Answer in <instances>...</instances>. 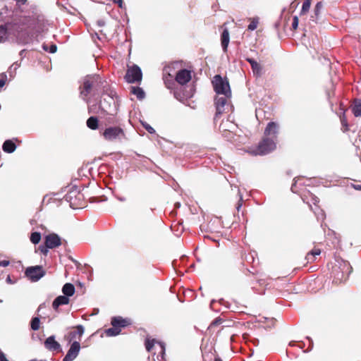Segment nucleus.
<instances>
[{
	"label": "nucleus",
	"instance_id": "13d9d810",
	"mask_svg": "<svg viewBox=\"0 0 361 361\" xmlns=\"http://www.w3.org/2000/svg\"><path fill=\"white\" fill-rule=\"evenodd\" d=\"M114 123V121L111 118L109 119V123Z\"/></svg>",
	"mask_w": 361,
	"mask_h": 361
},
{
	"label": "nucleus",
	"instance_id": "864d4df0",
	"mask_svg": "<svg viewBox=\"0 0 361 361\" xmlns=\"http://www.w3.org/2000/svg\"><path fill=\"white\" fill-rule=\"evenodd\" d=\"M354 188L357 190H361V185H355Z\"/></svg>",
	"mask_w": 361,
	"mask_h": 361
},
{
	"label": "nucleus",
	"instance_id": "dca6fc26",
	"mask_svg": "<svg viewBox=\"0 0 361 361\" xmlns=\"http://www.w3.org/2000/svg\"><path fill=\"white\" fill-rule=\"evenodd\" d=\"M200 230L202 233H206L204 235V238H209L215 242L218 241L219 237L221 236L219 231H213L211 227H200Z\"/></svg>",
	"mask_w": 361,
	"mask_h": 361
},
{
	"label": "nucleus",
	"instance_id": "f3484780",
	"mask_svg": "<svg viewBox=\"0 0 361 361\" xmlns=\"http://www.w3.org/2000/svg\"><path fill=\"white\" fill-rule=\"evenodd\" d=\"M178 65V63L177 62H174V63H172L171 64L166 66L163 69L164 81H165L166 85L167 86L168 88L170 87V84L171 83V82H170L167 79L166 75H168L169 77H171L172 78L173 75L172 71L173 69H175L176 66H177Z\"/></svg>",
	"mask_w": 361,
	"mask_h": 361
},
{
	"label": "nucleus",
	"instance_id": "b1692460",
	"mask_svg": "<svg viewBox=\"0 0 361 361\" xmlns=\"http://www.w3.org/2000/svg\"><path fill=\"white\" fill-rule=\"evenodd\" d=\"M320 254L321 250L319 248H314L312 251L309 252L305 257L307 263H312L314 262L315 257L319 255Z\"/></svg>",
	"mask_w": 361,
	"mask_h": 361
},
{
	"label": "nucleus",
	"instance_id": "603ef678",
	"mask_svg": "<svg viewBox=\"0 0 361 361\" xmlns=\"http://www.w3.org/2000/svg\"><path fill=\"white\" fill-rule=\"evenodd\" d=\"M183 231H184V228L182 227L180 232L179 233H175V235L176 236H179L183 232Z\"/></svg>",
	"mask_w": 361,
	"mask_h": 361
},
{
	"label": "nucleus",
	"instance_id": "2f4dec72",
	"mask_svg": "<svg viewBox=\"0 0 361 361\" xmlns=\"http://www.w3.org/2000/svg\"><path fill=\"white\" fill-rule=\"evenodd\" d=\"M7 38V30L5 26H0V42H4Z\"/></svg>",
	"mask_w": 361,
	"mask_h": 361
},
{
	"label": "nucleus",
	"instance_id": "a19ab883",
	"mask_svg": "<svg viewBox=\"0 0 361 361\" xmlns=\"http://www.w3.org/2000/svg\"><path fill=\"white\" fill-rule=\"evenodd\" d=\"M300 180V178H298L297 179L295 178L294 179V183L292 184V186H291V190L293 192H297V190H296V185L298 183V182Z\"/></svg>",
	"mask_w": 361,
	"mask_h": 361
},
{
	"label": "nucleus",
	"instance_id": "f03ea898",
	"mask_svg": "<svg viewBox=\"0 0 361 361\" xmlns=\"http://www.w3.org/2000/svg\"><path fill=\"white\" fill-rule=\"evenodd\" d=\"M279 129V126L277 123L274 121L268 123L264 133V137L251 153L255 155H265L274 150L276 147Z\"/></svg>",
	"mask_w": 361,
	"mask_h": 361
},
{
	"label": "nucleus",
	"instance_id": "4be33fe9",
	"mask_svg": "<svg viewBox=\"0 0 361 361\" xmlns=\"http://www.w3.org/2000/svg\"><path fill=\"white\" fill-rule=\"evenodd\" d=\"M246 61L250 64L253 73L256 75H260L262 73L261 66L253 59L247 58Z\"/></svg>",
	"mask_w": 361,
	"mask_h": 361
},
{
	"label": "nucleus",
	"instance_id": "6ab92c4d",
	"mask_svg": "<svg viewBox=\"0 0 361 361\" xmlns=\"http://www.w3.org/2000/svg\"><path fill=\"white\" fill-rule=\"evenodd\" d=\"M155 343H158L160 345L161 349V353L164 354V353H165L164 344L161 342L157 341L155 339H150L149 338H146L145 342V345L146 350L148 352H150L152 350Z\"/></svg>",
	"mask_w": 361,
	"mask_h": 361
},
{
	"label": "nucleus",
	"instance_id": "bb28decb",
	"mask_svg": "<svg viewBox=\"0 0 361 361\" xmlns=\"http://www.w3.org/2000/svg\"><path fill=\"white\" fill-rule=\"evenodd\" d=\"M87 126L92 129L96 130L98 128V119L97 117L91 116L87 121Z\"/></svg>",
	"mask_w": 361,
	"mask_h": 361
},
{
	"label": "nucleus",
	"instance_id": "6e6d98bb",
	"mask_svg": "<svg viewBox=\"0 0 361 361\" xmlns=\"http://www.w3.org/2000/svg\"><path fill=\"white\" fill-rule=\"evenodd\" d=\"M341 123H342L343 125H345L347 127V124H346L345 121L344 119L341 120Z\"/></svg>",
	"mask_w": 361,
	"mask_h": 361
},
{
	"label": "nucleus",
	"instance_id": "cd10ccee",
	"mask_svg": "<svg viewBox=\"0 0 361 361\" xmlns=\"http://www.w3.org/2000/svg\"><path fill=\"white\" fill-rule=\"evenodd\" d=\"M131 92L139 99H142L145 96L144 90L139 87H132Z\"/></svg>",
	"mask_w": 361,
	"mask_h": 361
},
{
	"label": "nucleus",
	"instance_id": "3c124183",
	"mask_svg": "<svg viewBox=\"0 0 361 361\" xmlns=\"http://www.w3.org/2000/svg\"><path fill=\"white\" fill-rule=\"evenodd\" d=\"M5 84V82L3 80H0V87H2Z\"/></svg>",
	"mask_w": 361,
	"mask_h": 361
},
{
	"label": "nucleus",
	"instance_id": "37998d69",
	"mask_svg": "<svg viewBox=\"0 0 361 361\" xmlns=\"http://www.w3.org/2000/svg\"><path fill=\"white\" fill-rule=\"evenodd\" d=\"M212 224H219L221 223V219L219 217H214L213 220H212Z\"/></svg>",
	"mask_w": 361,
	"mask_h": 361
},
{
	"label": "nucleus",
	"instance_id": "473e14b6",
	"mask_svg": "<svg viewBox=\"0 0 361 361\" xmlns=\"http://www.w3.org/2000/svg\"><path fill=\"white\" fill-rule=\"evenodd\" d=\"M258 23H259L258 18H252L250 23L248 25L247 29L250 31L255 30L257 28Z\"/></svg>",
	"mask_w": 361,
	"mask_h": 361
},
{
	"label": "nucleus",
	"instance_id": "c03bdc74",
	"mask_svg": "<svg viewBox=\"0 0 361 361\" xmlns=\"http://www.w3.org/2000/svg\"><path fill=\"white\" fill-rule=\"evenodd\" d=\"M0 361H8L2 351H0Z\"/></svg>",
	"mask_w": 361,
	"mask_h": 361
},
{
	"label": "nucleus",
	"instance_id": "2eb2a0df",
	"mask_svg": "<svg viewBox=\"0 0 361 361\" xmlns=\"http://www.w3.org/2000/svg\"><path fill=\"white\" fill-rule=\"evenodd\" d=\"M80 350V345L78 341L73 342L63 361H73L76 358Z\"/></svg>",
	"mask_w": 361,
	"mask_h": 361
},
{
	"label": "nucleus",
	"instance_id": "8fccbe9b",
	"mask_svg": "<svg viewBox=\"0 0 361 361\" xmlns=\"http://www.w3.org/2000/svg\"><path fill=\"white\" fill-rule=\"evenodd\" d=\"M118 200L121 202H125L126 200V197H118Z\"/></svg>",
	"mask_w": 361,
	"mask_h": 361
},
{
	"label": "nucleus",
	"instance_id": "e2e57ef3",
	"mask_svg": "<svg viewBox=\"0 0 361 361\" xmlns=\"http://www.w3.org/2000/svg\"><path fill=\"white\" fill-rule=\"evenodd\" d=\"M231 262V261H228V266L230 265Z\"/></svg>",
	"mask_w": 361,
	"mask_h": 361
},
{
	"label": "nucleus",
	"instance_id": "412c9836",
	"mask_svg": "<svg viewBox=\"0 0 361 361\" xmlns=\"http://www.w3.org/2000/svg\"><path fill=\"white\" fill-rule=\"evenodd\" d=\"M230 41L229 32L226 27L223 30L221 37V47L224 52L227 51L228 46Z\"/></svg>",
	"mask_w": 361,
	"mask_h": 361
},
{
	"label": "nucleus",
	"instance_id": "4468645a",
	"mask_svg": "<svg viewBox=\"0 0 361 361\" xmlns=\"http://www.w3.org/2000/svg\"><path fill=\"white\" fill-rule=\"evenodd\" d=\"M175 74L176 81L181 85H183L188 82L192 78L191 72L187 69H180Z\"/></svg>",
	"mask_w": 361,
	"mask_h": 361
},
{
	"label": "nucleus",
	"instance_id": "f257e3e1",
	"mask_svg": "<svg viewBox=\"0 0 361 361\" xmlns=\"http://www.w3.org/2000/svg\"><path fill=\"white\" fill-rule=\"evenodd\" d=\"M108 83L102 80L99 75H89L82 79L80 86V96L87 103L89 102V95L96 96L102 92L108 91Z\"/></svg>",
	"mask_w": 361,
	"mask_h": 361
},
{
	"label": "nucleus",
	"instance_id": "6e6552de",
	"mask_svg": "<svg viewBox=\"0 0 361 361\" xmlns=\"http://www.w3.org/2000/svg\"><path fill=\"white\" fill-rule=\"evenodd\" d=\"M64 199L69 202L71 207L77 209L82 206L83 195L77 188H74L65 195Z\"/></svg>",
	"mask_w": 361,
	"mask_h": 361
},
{
	"label": "nucleus",
	"instance_id": "79ce46f5",
	"mask_svg": "<svg viewBox=\"0 0 361 361\" xmlns=\"http://www.w3.org/2000/svg\"><path fill=\"white\" fill-rule=\"evenodd\" d=\"M114 4H118V6L120 7V8H123V0H112Z\"/></svg>",
	"mask_w": 361,
	"mask_h": 361
},
{
	"label": "nucleus",
	"instance_id": "f704fd0d",
	"mask_svg": "<svg viewBox=\"0 0 361 361\" xmlns=\"http://www.w3.org/2000/svg\"><path fill=\"white\" fill-rule=\"evenodd\" d=\"M42 48L44 51H49L50 53H55L57 50V47L56 44H51L49 47L47 44H44L42 45Z\"/></svg>",
	"mask_w": 361,
	"mask_h": 361
},
{
	"label": "nucleus",
	"instance_id": "7ed1b4c3",
	"mask_svg": "<svg viewBox=\"0 0 361 361\" xmlns=\"http://www.w3.org/2000/svg\"><path fill=\"white\" fill-rule=\"evenodd\" d=\"M130 319L123 318L122 317H114L111 319V324L112 327L105 330V334L108 336H115L120 334L122 328L130 325Z\"/></svg>",
	"mask_w": 361,
	"mask_h": 361
},
{
	"label": "nucleus",
	"instance_id": "9b49d317",
	"mask_svg": "<svg viewBox=\"0 0 361 361\" xmlns=\"http://www.w3.org/2000/svg\"><path fill=\"white\" fill-rule=\"evenodd\" d=\"M84 334V327L82 325H78L72 328V330L68 332V334L65 336V339L68 341V343H72L75 341H78L80 343L81 340V337Z\"/></svg>",
	"mask_w": 361,
	"mask_h": 361
},
{
	"label": "nucleus",
	"instance_id": "5fc2aeb1",
	"mask_svg": "<svg viewBox=\"0 0 361 361\" xmlns=\"http://www.w3.org/2000/svg\"><path fill=\"white\" fill-rule=\"evenodd\" d=\"M214 361H222V360L219 356H216L215 357Z\"/></svg>",
	"mask_w": 361,
	"mask_h": 361
},
{
	"label": "nucleus",
	"instance_id": "5701e85b",
	"mask_svg": "<svg viewBox=\"0 0 361 361\" xmlns=\"http://www.w3.org/2000/svg\"><path fill=\"white\" fill-rule=\"evenodd\" d=\"M2 148L5 152L12 153L16 150V145L13 141L8 140L4 142Z\"/></svg>",
	"mask_w": 361,
	"mask_h": 361
},
{
	"label": "nucleus",
	"instance_id": "f8f14e48",
	"mask_svg": "<svg viewBox=\"0 0 361 361\" xmlns=\"http://www.w3.org/2000/svg\"><path fill=\"white\" fill-rule=\"evenodd\" d=\"M102 135L106 140L112 141L123 135V130L120 127H109L104 130Z\"/></svg>",
	"mask_w": 361,
	"mask_h": 361
},
{
	"label": "nucleus",
	"instance_id": "de8ad7c7",
	"mask_svg": "<svg viewBox=\"0 0 361 361\" xmlns=\"http://www.w3.org/2000/svg\"><path fill=\"white\" fill-rule=\"evenodd\" d=\"M97 25L99 26V27H102L104 25V21L103 20H99L97 21Z\"/></svg>",
	"mask_w": 361,
	"mask_h": 361
},
{
	"label": "nucleus",
	"instance_id": "72a5a7b5",
	"mask_svg": "<svg viewBox=\"0 0 361 361\" xmlns=\"http://www.w3.org/2000/svg\"><path fill=\"white\" fill-rule=\"evenodd\" d=\"M310 5H311V0H305L302 4L301 13L304 14V13H307L310 8Z\"/></svg>",
	"mask_w": 361,
	"mask_h": 361
},
{
	"label": "nucleus",
	"instance_id": "393cba45",
	"mask_svg": "<svg viewBox=\"0 0 361 361\" xmlns=\"http://www.w3.org/2000/svg\"><path fill=\"white\" fill-rule=\"evenodd\" d=\"M62 292L68 298L71 297L75 293V287L72 283H66L62 288Z\"/></svg>",
	"mask_w": 361,
	"mask_h": 361
},
{
	"label": "nucleus",
	"instance_id": "a18cd8bd",
	"mask_svg": "<svg viewBox=\"0 0 361 361\" xmlns=\"http://www.w3.org/2000/svg\"><path fill=\"white\" fill-rule=\"evenodd\" d=\"M8 264H9V261H8V260L0 261V266L6 267Z\"/></svg>",
	"mask_w": 361,
	"mask_h": 361
},
{
	"label": "nucleus",
	"instance_id": "0eeeda50",
	"mask_svg": "<svg viewBox=\"0 0 361 361\" xmlns=\"http://www.w3.org/2000/svg\"><path fill=\"white\" fill-rule=\"evenodd\" d=\"M231 96L217 95L215 98L216 114L214 119L216 120L230 106V98Z\"/></svg>",
	"mask_w": 361,
	"mask_h": 361
},
{
	"label": "nucleus",
	"instance_id": "39448f33",
	"mask_svg": "<svg viewBox=\"0 0 361 361\" xmlns=\"http://www.w3.org/2000/svg\"><path fill=\"white\" fill-rule=\"evenodd\" d=\"M352 269L353 268L348 262L342 261L339 263V266L334 267V278L340 282L346 281L352 272Z\"/></svg>",
	"mask_w": 361,
	"mask_h": 361
},
{
	"label": "nucleus",
	"instance_id": "1a4fd4ad",
	"mask_svg": "<svg viewBox=\"0 0 361 361\" xmlns=\"http://www.w3.org/2000/svg\"><path fill=\"white\" fill-rule=\"evenodd\" d=\"M126 80L129 83L140 82L142 78L140 68L137 65L129 67L125 75Z\"/></svg>",
	"mask_w": 361,
	"mask_h": 361
},
{
	"label": "nucleus",
	"instance_id": "4d7b16f0",
	"mask_svg": "<svg viewBox=\"0 0 361 361\" xmlns=\"http://www.w3.org/2000/svg\"><path fill=\"white\" fill-rule=\"evenodd\" d=\"M242 206V204L241 203H238V206H237V209L239 210L240 208Z\"/></svg>",
	"mask_w": 361,
	"mask_h": 361
},
{
	"label": "nucleus",
	"instance_id": "c85d7f7f",
	"mask_svg": "<svg viewBox=\"0 0 361 361\" xmlns=\"http://www.w3.org/2000/svg\"><path fill=\"white\" fill-rule=\"evenodd\" d=\"M224 320L223 319L220 318V317H217L216 318L211 324L209 326L207 330L209 331V332H213L214 331V328L216 326H218L219 325H221L222 323H223Z\"/></svg>",
	"mask_w": 361,
	"mask_h": 361
},
{
	"label": "nucleus",
	"instance_id": "c756f323",
	"mask_svg": "<svg viewBox=\"0 0 361 361\" xmlns=\"http://www.w3.org/2000/svg\"><path fill=\"white\" fill-rule=\"evenodd\" d=\"M40 320L39 317H34L30 322V327L33 331H37L39 329Z\"/></svg>",
	"mask_w": 361,
	"mask_h": 361
},
{
	"label": "nucleus",
	"instance_id": "20e7f679",
	"mask_svg": "<svg viewBox=\"0 0 361 361\" xmlns=\"http://www.w3.org/2000/svg\"><path fill=\"white\" fill-rule=\"evenodd\" d=\"M212 84L217 95L231 96L230 85L226 78H223L219 75H216L214 77Z\"/></svg>",
	"mask_w": 361,
	"mask_h": 361
},
{
	"label": "nucleus",
	"instance_id": "7c9ffc66",
	"mask_svg": "<svg viewBox=\"0 0 361 361\" xmlns=\"http://www.w3.org/2000/svg\"><path fill=\"white\" fill-rule=\"evenodd\" d=\"M41 240V234L38 232H34L31 234L30 241L33 244H37L39 243Z\"/></svg>",
	"mask_w": 361,
	"mask_h": 361
},
{
	"label": "nucleus",
	"instance_id": "09e8293b",
	"mask_svg": "<svg viewBox=\"0 0 361 361\" xmlns=\"http://www.w3.org/2000/svg\"><path fill=\"white\" fill-rule=\"evenodd\" d=\"M312 200H313V203H314V204H316L317 202H319V199H318V197H315V196L312 197Z\"/></svg>",
	"mask_w": 361,
	"mask_h": 361
},
{
	"label": "nucleus",
	"instance_id": "ea45409f",
	"mask_svg": "<svg viewBox=\"0 0 361 361\" xmlns=\"http://www.w3.org/2000/svg\"><path fill=\"white\" fill-rule=\"evenodd\" d=\"M314 212L317 214V217L318 219H324V213L322 210L318 209V214H317L316 211H314Z\"/></svg>",
	"mask_w": 361,
	"mask_h": 361
},
{
	"label": "nucleus",
	"instance_id": "58836bf2",
	"mask_svg": "<svg viewBox=\"0 0 361 361\" xmlns=\"http://www.w3.org/2000/svg\"><path fill=\"white\" fill-rule=\"evenodd\" d=\"M298 25V16H294L292 22V27L295 30Z\"/></svg>",
	"mask_w": 361,
	"mask_h": 361
},
{
	"label": "nucleus",
	"instance_id": "aec40b11",
	"mask_svg": "<svg viewBox=\"0 0 361 361\" xmlns=\"http://www.w3.org/2000/svg\"><path fill=\"white\" fill-rule=\"evenodd\" d=\"M70 302L69 298L66 295H59L55 298L52 303V307L57 310L59 307L63 305H68Z\"/></svg>",
	"mask_w": 361,
	"mask_h": 361
},
{
	"label": "nucleus",
	"instance_id": "49530a36",
	"mask_svg": "<svg viewBox=\"0 0 361 361\" xmlns=\"http://www.w3.org/2000/svg\"><path fill=\"white\" fill-rule=\"evenodd\" d=\"M20 66V63H18V62H16L14 63L11 67L10 68H14L15 70L17 69L18 67Z\"/></svg>",
	"mask_w": 361,
	"mask_h": 361
},
{
	"label": "nucleus",
	"instance_id": "e433bc0d",
	"mask_svg": "<svg viewBox=\"0 0 361 361\" xmlns=\"http://www.w3.org/2000/svg\"><path fill=\"white\" fill-rule=\"evenodd\" d=\"M322 8V2H318L314 8V15L317 17L319 14V12Z\"/></svg>",
	"mask_w": 361,
	"mask_h": 361
},
{
	"label": "nucleus",
	"instance_id": "a878e982",
	"mask_svg": "<svg viewBox=\"0 0 361 361\" xmlns=\"http://www.w3.org/2000/svg\"><path fill=\"white\" fill-rule=\"evenodd\" d=\"M352 111L355 117L361 116V100H355L352 108Z\"/></svg>",
	"mask_w": 361,
	"mask_h": 361
},
{
	"label": "nucleus",
	"instance_id": "ddd939ff",
	"mask_svg": "<svg viewBox=\"0 0 361 361\" xmlns=\"http://www.w3.org/2000/svg\"><path fill=\"white\" fill-rule=\"evenodd\" d=\"M61 238L56 233H49L44 237V244L50 249H54L61 245Z\"/></svg>",
	"mask_w": 361,
	"mask_h": 361
},
{
	"label": "nucleus",
	"instance_id": "bf43d9fd",
	"mask_svg": "<svg viewBox=\"0 0 361 361\" xmlns=\"http://www.w3.org/2000/svg\"><path fill=\"white\" fill-rule=\"evenodd\" d=\"M180 206V203H176V207H179Z\"/></svg>",
	"mask_w": 361,
	"mask_h": 361
},
{
	"label": "nucleus",
	"instance_id": "9d476101",
	"mask_svg": "<svg viewBox=\"0 0 361 361\" xmlns=\"http://www.w3.org/2000/svg\"><path fill=\"white\" fill-rule=\"evenodd\" d=\"M25 276L32 281H37L45 274L42 266L27 267L25 272Z\"/></svg>",
	"mask_w": 361,
	"mask_h": 361
},
{
	"label": "nucleus",
	"instance_id": "c9c22d12",
	"mask_svg": "<svg viewBox=\"0 0 361 361\" xmlns=\"http://www.w3.org/2000/svg\"><path fill=\"white\" fill-rule=\"evenodd\" d=\"M38 249L42 254H43L44 256H47L49 252V249L50 248L47 247V245L44 244L39 245Z\"/></svg>",
	"mask_w": 361,
	"mask_h": 361
},
{
	"label": "nucleus",
	"instance_id": "052dcab7",
	"mask_svg": "<svg viewBox=\"0 0 361 361\" xmlns=\"http://www.w3.org/2000/svg\"><path fill=\"white\" fill-rule=\"evenodd\" d=\"M30 361H47V360H30Z\"/></svg>",
	"mask_w": 361,
	"mask_h": 361
},
{
	"label": "nucleus",
	"instance_id": "423d86ee",
	"mask_svg": "<svg viewBox=\"0 0 361 361\" xmlns=\"http://www.w3.org/2000/svg\"><path fill=\"white\" fill-rule=\"evenodd\" d=\"M101 94L102 99L99 104L100 109L109 114H112L111 105L115 104L114 97L116 95V92L108 86V91L102 92Z\"/></svg>",
	"mask_w": 361,
	"mask_h": 361
},
{
	"label": "nucleus",
	"instance_id": "a211bd4d",
	"mask_svg": "<svg viewBox=\"0 0 361 361\" xmlns=\"http://www.w3.org/2000/svg\"><path fill=\"white\" fill-rule=\"evenodd\" d=\"M44 346L51 351H57L61 348V345L55 340L54 336H51L45 340Z\"/></svg>",
	"mask_w": 361,
	"mask_h": 361
},
{
	"label": "nucleus",
	"instance_id": "680f3d73",
	"mask_svg": "<svg viewBox=\"0 0 361 361\" xmlns=\"http://www.w3.org/2000/svg\"><path fill=\"white\" fill-rule=\"evenodd\" d=\"M170 228H171V231L175 232V231L173 229L172 226H170Z\"/></svg>",
	"mask_w": 361,
	"mask_h": 361
},
{
	"label": "nucleus",
	"instance_id": "4c0bfd02",
	"mask_svg": "<svg viewBox=\"0 0 361 361\" xmlns=\"http://www.w3.org/2000/svg\"><path fill=\"white\" fill-rule=\"evenodd\" d=\"M142 126L148 133H149L151 134H153L155 133L154 129L152 126H150V125H149L148 123H142Z\"/></svg>",
	"mask_w": 361,
	"mask_h": 361
}]
</instances>
